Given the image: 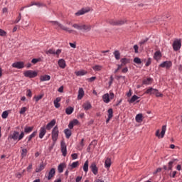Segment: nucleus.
Returning <instances> with one entry per match:
<instances>
[{
	"label": "nucleus",
	"mask_w": 182,
	"mask_h": 182,
	"mask_svg": "<svg viewBox=\"0 0 182 182\" xmlns=\"http://www.w3.org/2000/svg\"><path fill=\"white\" fill-rule=\"evenodd\" d=\"M25 137V132H21L19 134V132L17 131H14L13 134H11L9 136L10 139H12L13 140H18L19 141L20 140H22Z\"/></svg>",
	"instance_id": "nucleus-1"
},
{
	"label": "nucleus",
	"mask_w": 182,
	"mask_h": 182,
	"mask_svg": "<svg viewBox=\"0 0 182 182\" xmlns=\"http://www.w3.org/2000/svg\"><path fill=\"white\" fill-rule=\"evenodd\" d=\"M52 23L53 26H55V28H60L62 30L68 31L70 33H71L73 31V30H70L68 28L60 24L57 21H53Z\"/></svg>",
	"instance_id": "nucleus-2"
},
{
	"label": "nucleus",
	"mask_w": 182,
	"mask_h": 182,
	"mask_svg": "<svg viewBox=\"0 0 182 182\" xmlns=\"http://www.w3.org/2000/svg\"><path fill=\"white\" fill-rule=\"evenodd\" d=\"M58 134H59L58 128L57 126H55L52 130V140L53 141H54V143H55L58 137Z\"/></svg>",
	"instance_id": "nucleus-3"
},
{
	"label": "nucleus",
	"mask_w": 182,
	"mask_h": 182,
	"mask_svg": "<svg viewBox=\"0 0 182 182\" xmlns=\"http://www.w3.org/2000/svg\"><path fill=\"white\" fill-rule=\"evenodd\" d=\"M166 132V125H164L162 127V129H161V134H160V130L158 129L156 132V137H161V139H163V137L165 136V133Z\"/></svg>",
	"instance_id": "nucleus-4"
},
{
	"label": "nucleus",
	"mask_w": 182,
	"mask_h": 182,
	"mask_svg": "<svg viewBox=\"0 0 182 182\" xmlns=\"http://www.w3.org/2000/svg\"><path fill=\"white\" fill-rule=\"evenodd\" d=\"M24 76L30 78H33L38 76V73L33 70H26V72H24Z\"/></svg>",
	"instance_id": "nucleus-5"
},
{
	"label": "nucleus",
	"mask_w": 182,
	"mask_h": 182,
	"mask_svg": "<svg viewBox=\"0 0 182 182\" xmlns=\"http://www.w3.org/2000/svg\"><path fill=\"white\" fill-rule=\"evenodd\" d=\"M12 67L17 69H22L25 68V63L23 62H16L12 64Z\"/></svg>",
	"instance_id": "nucleus-6"
},
{
	"label": "nucleus",
	"mask_w": 182,
	"mask_h": 182,
	"mask_svg": "<svg viewBox=\"0 0 182 182\" xmlns=\"http://www.w3.org/2000/svg\"><path fill=\"white\" fill-rule=\"evenodd\" d=\"M181 47V41H175L173 44V48L174 50H178Z\"/></svg>",
	"instance_id": "nucleus-7"
},
{
	"label": "nucleus",
	"mask_w": 182,
	"mask_h": 182,
	"mask_svg": "<svg viewBox=\"0 0 182 182\" xmlns=\"http://www.w3.org/2000/svg\"><path fill=\"white\" fill-rule=\"evenodd\" d=\"M90 169L95 176H96L98 173V168L95 163L92 164V165L90 166Z\"/></svg>",
	"instance_id": "nucleus-8"
},
{
	"label": "nucleus",
	"mask_w": 182,
	"mask_h": 182,
	"mask_svg": "<svg viewBox=\"0 0 182 182\" xmlns=\"http://www.w3.org/2000/svg\"><path fill=\"white\" fill-rule=\"evenodd\" d=\"M172 66V63L171 61H165L160 65L161 68H170Z\"/></svg>",
	"instance_id": "nucleus-9"
},
{
	"label": "nucleus",
	"mask_w": 182,
	"mask_h": 182,
	"mask_svg": "<svg viewBox=\"0 0 182 182\" xmlns=\"http://www.w3.org/2000/svg\"><path fill=\"white\" fill-rule=\"evenodd\" d=\"M61 152L63 154V156H64V157H65L66 154H67V148H66V145L64 142H61Z\"/></svg>",
	"instance_id": "nucleus-10"
},
{
	"label": "nucleus",
	"mask_w": 182,
	"mask_h": 182,
	"mask_svg": "<svg viewBox=\"0 0 182 182\" xmlns=\"http://www.w3.org/2000/svg\"><path fill=\"white\" fill-rule=\"evenodd\" d=\"M46 133V128L45 127H41L39 131V139H43Z\"/></svg>",
	"instance_id": "nucleus-11"
},
{
	"label": "nucleus",
	"mask_w": 182,
	"mask_h": 182,
	"mask_svg": "<svg viewBox=\"0 0 182 182\" xmlns=\"http://www.w3.org/2000/svg\"><path fill=\"white\" fill-rule=\"evenodd\" d=\"M36 134H38V132L35 131L33 132L31 135H29L28 136H27L26 138V140H27V143H29V141H31V140H32V139H33V137L36 136Z\"/></svg>",
	"instance_id": "nucleus-12"
},
{
	"label": "nucleus",
	"mask_w": 182,
	"mask_h": 182,
	"mask_svg": "<svg viewBox=\"0 0 182 182\" xmlns=\"http://www.w3.org/2000/svg\"><path fill=\"white\" fill-rule=\"evenodd\" d=\"M66 168V164L65 163H61L58 166V170L59 173H62L63 172V169Z\"/></svg>",
	"instance_id": "nucleus-13"
},
{
	"label": "nucleus",
	"mask_w": 182,
	"mask_h": 182,
	"mask_svg": "<svg viewBox=\"0 0 182 182\" xmlns=\"http://www.w3.org/2000/svg\"><path fill=\"white\" fill-rule=\"evenodd\" d=\"M82 107L84 108L85 110H89L92 108V105L89 102H85L82 105Z\"/></svg>",
	"instance_id": "nucleus-14"
},
{
	"label": "nucleus",
	"mask_w": 182,
	"mask_h": 182,
	"mask_svg": "<svg viewBox=\"0 0 182 182\" xmlns=\"http://www.w3.org/2000/svg\"><path fill=\"white\" fill-rule=\"evenodd\" d=\"M55 168H51L50 171L48 173V181L51 180L52 178H53V176H55Z\"/></svg>",
	"instance_id": "nucleus-15"
},
{
	"label": "nucleus",
	"mask_w": 182,
	"mask_h": 182,
	"mask_svg": "<svg viewBox=\"0 0 182 182\" xmlns=\"http://www.w3.org/2000/svg\"><path fill=\"white\" fill-rule=\"evenodd\" d=\"M85 95V92L82 87H80L78 90L77 100H81Z\"/></svg>",
	"instance_id": "nucleus-16"
},
{
	"label": "nucleus",
	"mask_w": 182,
	"mask_h": 182,
	"mask_svg": "<svg viewBox=\"0 0 182 182\" xmlns=\"http://www.w3.org/2000/svg\"><path fill=\"white\" fill-rule=\"evenodd\" d=\"M90 11V9H82V10L79 11L78 12L75 13V15L77 16H81V15H83L87 12Z\"/></svg>",
	"instance_id": "nucleus-17"
},
{
	"label": "nucleus",
	"mask_w": 182,
	"mask_h": 182,
	"mask_svg": "<svg viewBox=\"0 0 182 182\" xmlns=\"http://www.w3.org/2000/svg\"><path fill=\"white\" fill-rule=\"evenodd\" d=\"M156 91V89H154L153 87H149L146 90V91L144 93L148 95H154Z\"/></svg>",
	"instance_id": "nucleus-18"
},
{
	"label": "nucleus",
	"mask_w": 182,
	"mask_h": 182,
	"mask_svg": "<svg viewBox=\"0 0 182 182\" xmlns=\"http://www.w3.org/2000/svg\"><path fill=\"white\" fill-rule=\"evenodd\" d=\"M55 120L53 119L50 122H49L46 128L47 130H50V129H52V127H53V126H55Z\"/></svg>",
	"instance_id": "nucleus-19"
},
{
	"label": "nucleus",
	"mask_w": 182,
	"mask_h": 182,
	"mask_svg": "<svg viewBox=\"0 0 182 182\" xmlns=\"http://www.w3.org/2000/svg\"><path fill=\"white\" fill-rule=\"evenodd\" d=\"M102 99L105 103H109L110 102L109 95L108 93L105 94L102 96Z\"/></svg>",
	"instance_id": "nucleus-20"
},
{
	"label": "nucleus",
	"mask_w": 182,
	"mask_h": 182,
	"mask_svg": "<svg viewBox=\"0 0 182 182\" xmlns=\"http://www.w3.org/2000/svg\"><path fill=\"white\" fill-rule=\"evenodd\" d=\"M58 64L60 66V68H61L63 69L65 68L66 66L65 62L63 59L59 60L58 62Z\"/></svg>",
	"instance_id": "nucleus-21"
},
{
	"label": "nucleus",
	"mask_w": 182,
	"mask_h": 182,
	"mask_svg": "<svg viewBox=\"0 0 182 182\" xmlns=\"http://www.w3.org/2000/svg\"><path fill=\"white\" fill-rule=\"evenodd\" d=\"M111 166V159L109 158H107L105 162V167L106 168H109Z\"/></svg>",
	"instance_id": "nucleus-22"
},
{
	"label": "nucleus",
	"mask_w": 182,
	"mask_h": 182,
	"mask_svg": "<svg viewBox=\"0 0 182 182\" xmlns=\"http://www.w3.org/2000/svg\"><path fill=\"white\" fill-rule=\"evenodd\" d=\"M91 29V26L90 25H82L81 31L83 30L86 32L90 31Z\"/></svg>",
	"instance_id": "nucleus-23"
},
{
	"label": "nucleus",
	"mask_w": 182,
	"mask_h": 182,
	"mask_svg": "<svg viewBox=\"0 0 182 182\" xmlns=\"http://www.w3.org/2000/svg\"><path fill=\"white\" fill-rule=\"evenodd\" d=\"M143 120V115L141 114H138L136 116V122H137V123H141Z\"/></svg>",
	"instance_id": "nucleus-24"
},
{
	"label": "nucleus",
	"mask_w": 182,
	"mask_h": 182,
	"mask_svg": "<svg viewBox=\"0 0 182 182\" xmlns=\"http://www.w3.org/2000/svg\"><path fill=\"white\" fill-rule=\"evenodd\" d=\"M45 168V166L41 164H40V166L38 167H37L36 168V173H40L41 171H42L43 169Z\"/></svg>",
	"instance_id": "nucleus-25"
},
{
	"label": "nucleus",
	"mask_w": 182,
	"mask_h": 182,
	"mask_svg": "<svg viewBox=\"0 0 182 182\" xmlns=\"http://www.w3.org/2000/svg\"><path fill=\"white\" fill-rule=\"evenodd\" d=\"M161 57V53L160 51H156L155 53H154V59L156 60H159Z\"/></svg>",
	"instance_id": "nucleus-26"
},
{
	"label": "nucleus",
	"mask_w": 182,
	"mask_h": 182,
	"mask_svg": "<svg viewBox=\"0 0 182 182\" xmlns=\"http://www.w3.org/2000/svg\"><path fill=\"white\" fill-rule=\"evenodd\" d=\"M50 77L48 75H42L41 77H40V80L41 81H48L50 80Z\"/></svg>",
	"instance_id": "nucleus-27"
},
{
	"label": "nucleus",
	"mask_w": 182,
	"mask_h": 182,
	"mask_svg": "<svg viewBox=\"0 0 182 182\" xmlns=\"http://www.w3.org/2000/svg\"><path fill=\"white\" fill-rule=\"evenodd\" d=\"M88 165H89V161H88V160H87L83 166V171L85 173L88 172Z\"/></svg>",
	"instance_id": "nucleus-28"
},
{
	"label": "nucleus",
	"mask_w": 182,
	"mask_h": 182,
	"mask_svg": "<svg viewBox=\"0 0 182 182\" xmlns=\"http://www.w3.org/2000/svg\"><path fill=\"white\" fill-rule=\"evenodd\" d=\"M33 130V127H26L24 128V133L29 134Z\"/></svg>",
	"instance_id": "nucleus-29"
},
{
	"label": "nucleus",
	"mask_w": 182,
	"mask_h": 182,
	"mask_svg": "<svg viewBox=\"0 0 182 182\" xmlns=\"http://www.w3.org/2000/svg\"><path fill=\"white\" fill-rule=\"evenodd\" d=\"M153 80L150 77L144 80L143 84L144 85H151L152 83Z\"/></svg>",
	"instance_id": "nucleus-30"
},
{
	"label": "nucleus",
	"mask_w": 182,
	"mask_h": 182,
	"mask_svg": "<svg viewBox=\"0 0 182 182\" xmlns=\"http://www.w3.org/2000/svg\"><path fill=\"white\" fill-rule=\"evenodd\" d=\"M77 76H82L87 74V72L85 70H80L75 73Z\"/></svg>",
	"instance_id": "nucleus-31"
},
{
	"label": "nucleus",
	"mask_w": 182,
	"mask_h": 182,
	"mask_svg": "<svg viewBox=\"0 0 182 182\" xmlns=\"http://www.w3.org/2000/svg\"><path fill=\"white\" fill-rule=\"evenodd\" d=\"M64 133L66 136V139H70V137L71 136V131L68 129H65Z\"/></svg>",
	"instance_id": "nucleus-32"
},
{
	"label": "nucleus",
	"mask_w": 182,
	"mask_h": 182,
	"mask_svg": "<svg viewBox=\"0 0 182 182\" xmlns=\"http://www.w3.org/2000/svg\"><path fill=\"white\" fill-rule=\"evenodd\" d=\"M138 99H139V97L136 96V95H134L131 100H129L128 102L129 103H133L135 101H136Z\"/></svg>",
	"instance_id": "nucleus-33"
},
{
	"label": "nucleus",
	"mask_w": 182,
	"mask_h": 182,
	"mask_svg": "<svg viewBox=\"0 0 182 182\" xmlns=\"http://www.w3.org/2000/svg\"><path fill=\"white\" fill-rule=\"evenodd\" d=\"M73 110L74 109L73 107H69L65 109V113L66 114H72Z\"/></svg>",
	"instance_id": "nucleus-34"
},
{
	"label": "nucleus",
	"mask_w": 182,
	"mask_h": 182,
	"mask_svg": "<svg viewBox=\"0 0 182 182\" xmlns=\"http://www.w3.org/2000/svg\"><path fill=\"white\" fill-rule=\"evenodd\" d=\"M125 22L126 21H116L111 23L113 25H123Z\"/></svg>",
	"instance_id": "nucleus-35"
},
{
	"label": "nucleus",
	"mask_w": 182,
	"mask_h": 182,
	"mask_svg": "<svg viewBox=\"0 0 182 182\" xmlns=\"http://www.w3.org/2000/svg\"><path fill=\"white\" fill-rule=\"evenodd\" d=\"M82 26L81 24H77V23H74L73 24V27L77 29V30H80V31H82Z\"/></svg>",
	"instance_id": "nucleus-36"
},
{
	"label": "nucleus",
	"mask_w": 182,
	"mask_h": 182,
	"mask_svg": "<svg viewBox=\"0 0 182 182\" xmlns=\"http://www.w3.org/2000/svg\"><path fill=\"white\" fill-rule=\"evenodd\" d=\"M32 5L37 6L38 7H41V6H46L44 4L40 3V2H32Z\"/></svg>",
	"instance_id": "nucleus-37"
},
{
	"label": "nucleus",
	"mask_w": 182,
	"mask_h": 182,
	"mask_svg": "<svg viewBox=\"0 0 182 182\" xmlns=\"http://www.w3.org/2000/svg\"><path fill=\"white\" fill-rule=\"evenodd\" d=\"M70 166L73 169L76 168L77 166H79V161L73 162Z\"/></svg>",
	"instance_id": "nucleus-38"
},
{
	"label": "nucleus",
	"mask_w": 182,
	"mask_h": 182,
	"mask_svg": "<svg viewBox=\"0 0 182 182\" xmlns=\"http://www.w3.org/2000/svg\"><path fill=\"white\" fill-rule=\"evenodd\" d=\"M114 57L117 60H119L120 59V53L119 52V50H115L114 52Z\"/></svg>",
	"instance_id": "nucleus-39"
},
{
	"label": "nucleus",
	"mask_w": 182,
	"mask_h": 182,
	"mask_svg": "<svg viewBox=\"0 0 182 182\" xmlns=\"http://www.w3.org/2000/svg\"><path fill=\"white\" fill-rule=\"evenodd\" d=\"M55 50L53 48L49 49L46 52L47 55H55Z\"/></svg>",
	"instance_id": "nucleus-40"
},
{
	"label": "nucleus",
	"mask_w": 182,
	"mask_h": 182,
	"mask_svg": "<svg viewBox=\"0 0 182 182\" xmlns=\"http://www.w3.org/2000/svg\"><path fill=\"white\" fill-rule=\"evenodd\" d=\"M108 117L109 119H112V117H113V109L112 108L108 109Z\"/></svg>",
	"instance_id": "nucleus-41"
},
{
	"label": "nucleus",
	"mask_w": 182,
	"mask_h": 182,
	"mask_svg": "<svg viewBox=\"0 0 182 182\" xmlns=\"http://www.w3.org/2000/svg\"><path fill=\"white\" fill-rule=\"evenodd\" d=\"M27 154H28V149H23L22 151H21V156L22 157H26Z\"/></svg>",
	"instance_id": "nucleus-42"
},
{
	"label": "nucleus",
	"mask_w": 182,
	"mask_h": 182,
	"mask_svg": "<svg viewBox=\"0 0 182 182\" xmlns=\"http://www.w3.org/2000/svg\"><path fill=\"white\" fill-rule=\"evenodd\" d=\"M121 62H122L121 65H122V66H124V65L127 64L129 62V60L127 58H122L121 60Z\"/></svg>",
	"instance_id": "nucleus-43"
},
{
	"label": "nucleus",
	"mask_w": 182,
	"mask_h": 182,
	"mask_svg": "<svg viewBox=\"0 0 182 182\" xmlns=\"http://www.w3.org/2000/svg\"><path fill=\"white\" fill-rule=\"evenodd\" d=\"M85 146L84 144V139H82L80 143V144L78 145V149L79 150H82V147Z\"/></svg>",
	"instance_id": "nucleus-44"
},
{
	"label": "nucleus",
	"mask_w": 182,
	"mask_h": 182,
	"mask_svg": "<svg viewBox=\"0 0 182 182\" xmlns=\"http://www.w3.org/2000/svg\"><path fill=\"white\" fill-rule=\"evenodd\" d=\"M8 114H9L8 111L3 112L1 114L2 119H6L8 117Z\"/></svg>",
	"instance_id": "nucleus-45"
},
{
	"label": "nucleus",
	"mask_w": 182,
	"mask_h": 182,
	"mask_svg": "<svg viewBox=\"0 0 182 182\" xmlns=\"http://www.w3.org/2000/svg\"><path fill=\"white\" fill-rule=\"evenodd\" d=\"M26 109H27L26 107H22L19 112L20 114H25Z\"/></svg>",
	"instance_id": "nucleus-46"
},
{
	"label": "nucleus",
	"mask_w": 182,
	"mask_h": 182,
	"mask_svg": "<svg viewBox=\"0 0 182 182\" xmlns=\"http://www.w3.org/2000/svg\"><path fill=\"white\" fill-rule=\"evenodd\" d=\"M92 68L95 71H100L102 69V66H100V65H95V66L92 67Z\"/></svg>",
	"instance_id": "nucleus-47"
},
{
	"label": "nucleus",
	"mask_w": 182,
	"mask_h": 182,
	"mask_svg": "<svg viewBox=\"0 0 182 182\" xmlns=\"http://www.w3.org/2000/svg\"><path fill=\"white\" fill-rule=\"evenodd\" d=\"M22 18V16L21 15V13L18 14V16L17 17V18L15 21L16 23H18L21 21V19Z\"/></svg>",
	"instance_id": "nucleus-48"
},
{
	"label": "nucleus",
	"mask_w": 182,
	"mask_h": 182,
	"mask_svg": "<svg viewBox=\"0 0 182 182\" xmlns=\"http://www.w3.org/2000/svg\"><path fill=\"white\" fill-rule=\"evenodd\" d=\"M134 62L137 63V64H141V59L137 58V57L134 58Z\"/></svg>",
	"instance_id": "nucleus-49"
},
{
	"label": "nucleus",
	"mask_w": 182,
	"mask_h": 182,
	"mask_svg": "<svg viewBox=\"0 0 182 182\" xmlns=\"http://www.w3.org/2000/svg\"><path fill=\"white\" fill-rule=\"evenodd\" d=\"M173 163H174V161H171L168 163V170L170 171L172 170Z\"/></svg>",
	"instance_id": "nucleus-50"
},
{
	"label": "nucleus",
	"mask_w": 182,
	"mask_h": 182,
	"mask_svg": "<svg viewBox=\"0 0 182 182\" xmlns=\"http://www.w3.org/2000/svg\"><path fill=\"white\" fill-rule=\"evenodd\" d=\"M41 60L40 58H33L32 60H31V63H33V64H36L38 63V62H39Z\"/></svg>",
	"instance_id": "nucleus-51"
},
{
	"label": "nucleus",
	"mask_w": 182,
	"mask_h": 182,
	"mask_svg": "<svg viewBox=\"0 0 182 182\" xmlns=\"http://www.w3.org/2000/svg\"><path fill=\"white\" fill-rule=\"evenodd\" d=\"M154 95H156V97H163V94L159 92L157 89H156V91L155 92Z\"/></svg>",
	"instance_id": "nucleus-52"
},
{
	"label": "nucleus",
	"mask_w": 182,
	"mask_h": 182,
	"mask_svg": "<svg viewBox=\"0 0 182 182\" xmlns=\"http://www.w3.org/2000/svg\"><path fill=\"white\" fill-rule=\"evenodd\" d=\"M43 95H41L34 97V98H35L36 101L38 102L43 97Z\"/></svg>",
	"instance_id": "nucleus-53"
},
{
	"label": "nucleus",
	"mask_w": 182,
	"mask_h": 182,
	"mask_svg": "<svg viewBox=\"0 0 182 182\" xmlns=\"http://www.w3.org/2000/svg\"><path fill=\"white\" fill-rule=\"evenodd\" d=\"M62 50L60 49H58L56 51L55 50V55H57V58H59V55L60 54Z\"/></svg>",
	"instance_id": "nucleus-54"
},
{
	"label": "nucleus",
	"mask_w": 182,
	"mask_h": 182,
	"mask_svg": "<svg viewBox=\"0 0 182 182\" xmlns=\"http://www.w3.org/2000/svg\"><path fill=\"white\" fill-rule=\"evenodd\" d=\"M6 36V33L5 32V31L0 29V36Z\"/></svg>",
	"instance_id": "nucleus-55"
},
{
	"label": "nucleus",
	"mask_w": 182,
	"mask_h": 182,
	"mask_svg": "<svg viewBox=\"0 0 182 182\" xmlns=\"http://www.w3.org/2000/svg\"><path fill=\"white\" fill-rule=\"evenodd\" d=\"M109 100H113L114 97V94L112 92H109Z\"/></svg>",
	"instance_id": "nucleus-56"
},
{
	"label": "nucleus",
	"mask_w": 182,
	"mask_h": 182,
	"mask_svg": "<svg viewBox=\"0 0 182 182\" xmlns=\"http://www.w3.org/2000/svg\"><path fill=\"white\" fill-rule=\"evenodd\" d=\"M176 173H177V171H173L172 174L171 173L170 174V177L171 178H175L176 176Z\"/></svg>",
	"instance_id": "nucleus-57"
},
{
	"label": "nucleus",
	"mask_w": 182,
	"mask_h": 182,
	"mask_svg": "<svg viewBox=\"0 0 182 182\" xmlns=\"http://www.w3.org/2000/svg\"><path fill=\"white\" fill-rule=\"evenodd\" d=\"M92 144H93L94 146H95V144H97V141H92L91 142V144L89 145V147L87 148V151H89L90 149V146H92Z\"/></svg>",
	"instance_id": "nucleus-58"
},
{
	"label": "nucleus",
	"mask_w": 182,
	"mask_h": 182,
	"mask_svg": "<svg viewBox=\"0 0 182 182\" xmlns=\"http://www.w3.org/2000/svg\"><path fill=\"white\" fill-rule=\"evenodd\" d=\"M28 97H32V91L31 90H27V95Z\"/></svg>",
	"instance_id": "nucleus-59"
},
{
	"label": "nucleus",
	"mask_w": 182,
	"mask_h": 182,
	"mask_svg": "<svg viewBox=\"0 0 182 182\" xmlns=\"http://www.w3.org/2000/svg\"><path fill=\"white\" fill-rule=\"evenodd\" d=\"M71 157H72V159H73V160H76V159H77V154H73L71 155Z\"/></svg>",
	"instance_id": "nucleus-60"
},
{
	"label": "nucleus",
	"mask_w": 182,
	"mask_h": 182,
	"mask_svg": "<svg viewBox=\"0 0 182 182\" xmlns=\"http://www.w3.org/2000/svg\"><path fill=\"white\" fill-rule=\"evenodd\" d=\"M134 50H135V53H138L139 46H138L137 45H135V46H134Z\"/></svg>",
	"instance_id": "nucleus-61"
},
{
	"label": "nucleus",
	"mask_w": 182,
	"mask_h": 182,
	"mask_svg": "<svg viewBox=\"0 0 182 182\" xmlns=\"http://www.w3.org/2000/svg\"><path fill=\"white\" fill-rule=\"evenodd\" d=\"M81 180H82V176H77L76 178L75 182H80Z\"/></svg>",
	"instance_id": "nucleus-62"
},
{
	"label": "nucleus",
	"mask_w": 182,
	"mask_h": 182,
	"mask_svg": "<svg viewBox=\"0 0 182 182\" xmlns=\"http://www.w3.org/2000/svg\"><path fill=\"white\" fill-rule=\"evenodd\" d=\"M95 79H96V77H92L87 79V80H88L89 82H93Z\"/></svg>",
	"instance_id": "nucleus-63"
},
{
	"label": "nucleus",
	"mask_w": 182,
	"mask_h": 182,
	"mask_svg": "<svg viewBox=\"0 0 182 182\" xmlns=\"http://www.w3.org/2000/svg\"><path fill=\"white\" fill-rule=\"evenodd\" d=\"M151 63V60L149 58V59L147 60L146 63V66L148 67Z\"/></svg>",
	"instance_id": "nucleus-64"
}]
</instances>
